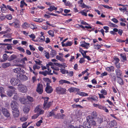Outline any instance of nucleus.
Wrapping results in <instances>:
<instances>
[{"instance_id": "nucleus-1", "label": "nucleus", "mask_w": 128, "mask_h": 128, "mask_svg": "<svg viewBox=\"0 0 128 128\" xmlns=\"http://www.w3.org/2000/svg\"><path fill=\"white\" fill-rule=\"evenodd\" d=\"M53 64V63L51 62H49L48 64H47L46 65V66L48 70V72L46 70L42 72H40V73L41 74L44 75V76H46L47 74L52 75L53 74L51 73V70H50L49 68L50 66H52Z\"/></svg>"}, {"instance_id": "nucleus-2", "label": "nucleus", "mask_w": 128, "mask_h": 128, "mask_svg": "<svg viewBox=\"0 0 128 128\" xmlns=\"http://www.w3.org/2000/svg\"><path fill=\"white\" fill-rule=\"evenodd\" d=\"M42 105H39L37 106L34 110V112L39 116L44 114V111L42 109Z\"/></svg>"}, {"instance_id": "nucleus-3", "label": "nucleus", "mask_w": 128, "mask_h": 128, "mask_svg": "<svg viewBox=\"0 0 128 128\" xmlns=\"http://www.w3.org/2000/svg\"><path fill=\"white\" fill-rule=\"evenodd\" d=\"M18 90L22 93H25L27 90V88L26 86L23 84H19L18 87Z\"/></svg>"}, {"instance_id": "nucleus-4", "label": "nucleus", "mask_w": 128, "mask_h": 128, "mask_svg": "<svg viewBox=\"0 0 128 128\" xmlns=\"http://www.w3.org/2000/svg\"><path fill=\"white\" fill-rule=\"evenodd\" d=\"M8 88L10 89L7 91V94L9 96H11L13 93H16V89L12 86H9Z\"/></svg>"}, {"instance_id": "nucleus-5", "label": "nucleus", "mask_w": 128, "mask_h": 128, "mask_svg": "<svg viewBox=\"0 0 128 128\" xmlns=\"http://www.w3.org/2000/svg\"><path fill=\"white\" fill-rule=\"evenodd\" d=\"M66 90L65 88L60 86L56 87V92L59 94H65Z\"/></svg>"}, {"instance_id": "nucleus-6", "label": "nucleus", "mask_w": 128, "mask_h": 128, "mask_svg": "<svg viewBox=\"0 0 128 128\" xmlns=\"http://www.w3.org/2000/svg\"><path fill=\"white\" fill-rule=\"evenodd\" d=\"M10 82L12 86H16L18 84L20 83V81L18 78H16L13 77L11 78L10 80Z\"/></svg>"}, {"instance_id": "nucleus-7", "label": "nucleus", "mask_w": 128, "mask_h": 128, "mask_svg": "<svg viewBox=\"0 0 128 128\" xmlns=\"http://www.w3.org/2000/svg\"><path fill=\"white\" fill-rule=\"evenodd\" d=\"M10 105L12 108L13 110H18V103L14 101L12 102Z\"/></svg>"}, {"instance_id": "nucleus-8", "label": "nucleus", "mask_w": 128, "mask_h": 128, "mask_svg": "<svg viewBox=\"0 0 128 128\" xmlns=\"http://www.w3.org/2000/svg\"><path fill=\"white\" fill-rule=\"evenodd\" d=\"M2 111L3 114L6 117H8L10 115L8 111L4 108H2Z\"/></svg>"}, {"instance_id": "nucleus-9", "label": "nucleus", "mask_w": 128, "mask_h": 128, "mask_svg": "<svg viewBox=\"0 0 128 128\" xmlns=\"http://www.w3.org/2000/svg\"><path fill=\"white\" fill-rule=\"evenodd\" d=\"M36 91L40 94L42 93L43 91V86L42 84H38Z\"/></svg>"}, {"instance_id": "nucleus-10", "label": "nucleus", "mask_w": 128, "mask_h": 128, "mask_svg": "<svg viewBox=\"0 0 128 128\" xmlns=\"http://www.w3.org/2000/svg\"><path fill=\"white\" fill-rule=\"evenodd\" d=\"M53 89L52 87L50 86L48 83H46V86L45 88V91L48 93H51L53 91Z\"/></svg>"}, {"instance_id": "nucleus-11", "label": "nucleus", "mask_w": 128, "mask_h": 128, "mask_svg": "<svg viewBox=\"0 0 128 128\" xmlns=\"http://www.w3.org/2000/svg\"><path fill=\"white\" fill-rule=\"evenodd\" d=\"M13 71L15 73L17 74L24 73L25 72L24 71L23 69L20 68H16L14 69Z\"/></svg>"}, {"instance_id": "nucleus-12", "label": "nucleus", "mask_w": 128, "mask_h": 128, "mask_svg": "<svg viewBox=\"0 0 128 128\" xmlns=\"http://www.w3.org/2000/svg\"><path fill=\"white\" fill-rule=\"evenodd\" d=\"M104 117L103 116H99L97 118L96 122L98 124H100L103 122Z\"/></svg>"}, {"instance_id": "nucleus-13", "label": "nucleus", "mask_w": 128, "mask_h": 128, "mask_svg": "<svg viewBox=\"0 0 128 128\" xmlns=\"http://www.w3.org/2000/svg\"><path fill=\"white\" fill-rule=\"evenodd\" d=\"M80 46L82 47H84L86 49H88L90 47V44L86 43L85 41L81 42Z\"/></svg>"}, {"instance_id": "nucleus-14", "label": "nucleus", "mask_w": 128, "mask_h": 128, "mask_svg": "<svg viewBox=\"0 0 128 128\" xmlns=\"http://www.w3.org/2000/svg\"><path fill=\"white\" fill-rule=\"evenodd\" d=\"M51 102H49L46 103H44L43 108L44 110L48 108L51 105Z\"/></svg>"}, {"instance_id": "nucleus-15", "label": "nucleus", "mask_w": 128, "mask_h": 128, "mask_svg": "<svg viewBox=\"0 0 128 128\" xmlns=\"http://www.w3.org/2000/svg\"><path fill=\"white\" fill-rule=\"evenodd\" d=\"M13 23L14 25V26L15 28H19L20 27V23L18 20L16 19V21L14 22Z\"/></svg>"}, {"instance_id": "nucleus-16", "label": "nucleus", "mask_w": 128, "mask_h": 128, "mask_svg": "<svg viewBox=\"0 0 128 128\" xmlns=\"http://www.w3.org/2000/svg\"><path fill=\"white\" fill-rule=\"evenodd\" d=\"M30 107L29 106H26L23 108V111L26 114L28 113L30 110Z\"/></svg>"}, {"instance_id": "nucleus-17", "label": "nucleus", "mask_w": 128, "mask_h": 128, "mask_svg": "<svg viewBox=\"0 0 128 128\" xmlns=\"http://www.w3.org/2000/svg\"><path fill=\"white\" fill-rule=\"evenodd\" d=\"M13 116L14 118H17L19 116V110H13L12 112Z\"/></svg>"}, {"instance_id": "nucleus-18", "label": "nucleus", "mask_w": 128, "mask_h": 128, "mask_svg": "<svg viewBox=\"0 0 128 128\" xmlns=\"http://www.w3.org/2000/svg\"><path fill=\"white\" fill-rule=\"evenodd\" d=\"M68 90L70 92H75L76 91H78L79 89L78 88H75L71 87L68 89Z\"/></svg>"}, {"instance_id": "nucleus-19", "label": "nucleus", "mask_w": 128, "mask_h": 128, "mask_svg": "<svg viewBox=\"0 0 128 128\" xmlns=\"http://www.w3.org/2000/svg\"><path fill=\"white\" fill-rule=\"evenodd\" d=\"M115 71L117 78L120 77L122 74V71L118 69H116Z\"/></svg>"}, {"instance_id": "nucleus-20", "label": "nucleus", "mask_w": 128, "mask_h": 128, "mask_svg": "<svg viewBox=\"0 0 128 128\" xmlns=\"http://www.w3.org/2000/svg\"><path fill=\"white\" fill-rule=\"evenodd\" d=\"M65 116L64 114H56L55 117V118L60 119L62 118L63 119L64 118V117Z\"/></svg>"}, {"instance_id": "nucleus-21", "label": "nucleus", "mask_w": 128, "mask_h": 128, "mask_svg": "<svg viewBox=\"0 0 128 128\" xmlns=\"http://www.w3.org/2000/svg\"><path fill=\"white\" fill-rule=\"evenodd\" d=\"M57 10V8L56 7L52 6H50V8H48V10L51 12H52L53 10Z\"/></svg>"}, {"instance_id": "nucleus-22", "label": "nucleus", "mask_w": 128, "mask_h": 128, "mask_svg": "<svg viewBox=\"0 0 128 128\" xmlns=\"http://www.w3.org/2000/svg\"><path fill=\"white\" fill-rule=\"evenodd\" d=\"M38 42H42L45 40V38L44 36H40L38 38Z\"/></svg>"}, {"instance_id": "nucleus-23", "label": "nucleus", "mask_w": 128, "mask_h": 128, "mask_svg": "<svg viewBox=\"0 0 128 128\" xmlns=\"http://www.w3.org/2000/svg\"><path fill=\"white\" fill-rule=\"evenodd\" d=\"M117 82L120 85L124 84V82L122 80L120 77H117Z\"/></svg>"}, {"instance_id": "nucleus-24", "label": "nucleus", "mask_w": 128, "mask_h": 128, "mask_svg": "<svg viewBox=\"0 0 128 128\" xmlns=\"http://www.w3.org/2000/svg\"><path fill=\"white\" fill-rule=\"evenodd\" d=\"M11 65V64L9 62L3 63L2 65L3 68H6L9 67Z\"/></svg>"}, {"instance_id": "nucleus-25", "label": "nucleus", "mask_w": 128, "mask_h": 128, "mask_svg": "<svg viewBox=\"0 0 128 128\" xmlns=\"http://www.w3.org/2000/svg\"><path fill=\"white\" fill-rule=\"evenodd\" d=\"M48 34L51 37H53L54 36V31L52 30H50L48 31Z\"/></svg>"}, {"instance_id": "nucleus-26", "label": "nucleus", "mask_w": 128, "mask_h": 128, "mask_svg": "<svg viewBox=\"0 0 128 128\" xmlns=\"http://www.w3.org/2000/svg\"><path fill=\"white\" fill-rule=\"evenodd\" d=\"M109 124L111 126L113 127L116 125V122L115 120H113L109 123Z\"/></svg>"}, {"instance_id": "nucleus-27", "label": "nucleus", "mask_w": 128, "mask_h": 128, "mask_svg": "<svg viewBox=\"0 0 128 128\" xmlns=\"http://www.w3.org/2000/svg\"><path fill=\"white\" fill-rule=\"evenodd\" d=\"M56 52L54 50H52L50 53V55L52 57H53L56 56Z\"/></svg>"}, {"instance_id": "nucleus-28", "label": "nucleus", "mask_w": 128, "mask_h": 128, "mask_svg": "<svg viewBox=\"0 0 128 128\" xmlns=\"http://www.w3.org/2000/svg\"><path fill=\"white\" fill-rule=\"evenodd\" d=\"M85 126L86 127L88 128H89L91 127L92 125L91 124V123L90 122V120H87V122H86V123L85 124Z\"/></svg>"}, {"instance_id": "nucleus-29", "label": "nucleus", "mask_w": 128, "mask_h": 128, "mask_svg": "<svg viewBox=\"0 0 128 128\" xmlns=\"http://www.w3.org/2000/svg\"><path fill=\"white\" fill-rule=\"evenodd\" d=\"M120 56L122 57V60L123 61H126V55L125 54L123 53L121 54H120Z\"/></svg>"}, {"instance_id": "nucleus-30", "label": "nucleus", "mask_w": 128, "mask_h": 128, "mask_svg": "<svg viewBox=\"0 0 128 128\" xmlns=\"http://www.w3.org/2000/svg\"><path fill=\"white\" fill-rule=\"evenodd\" d=\"M28 118V117L27 116H24L21 117L20 120L21 122H24L26 121Z\"/></svg>"}, {"instance_id": "nucleus-31", "label": "nucleus", "mask_w": 128, "mask_h": 128, "mask_svg": "<svg viewBox=\"0 0 128 128\" xmlns=\"http://www.w3.org/2000/svg\"><path fill=\"white\" fill-rule=\"evenodd\" d=\"M78 94L80 96H88V94L84 92H80L78 93Z\"/></svg>"}, {"instance_id": "nucleus-32", "label": "nucleus", "mask_w": 128, "mask_h": 128, "mask_svg": "<svg viewBox=\"0 0 128 128\" xmlns=\"http://www.w3.org/2000/svg\"><path fill=\"white\" fill-rule=\"evenodd\" d=\"M94 47L95 49L98 50L101 47V46L100 45H99L98 44H94Z\"/></svg>"}, {"instance_id": "nucleus-33", "label": "nucleus", "mask_w": 128, "mask_h": 128, "mask_svg": "<svg viewBox=\"0 0 128 128\" xmlns=\"http://www.w3.org/2000/svg\"><path fill=\"white\" fill-rule=\"evenodd\" d=\"M60 72L63 74H67L68 73V71L65 69L63 68H61L60 69Z\"/></svg>"}, {"instance_id": "nucleus-34", "label": "nucleus", "mask_w": 128, "mask_h": 128, "mask_svg": "<svg viewBox=\"0 0 128 128\" xmlns=\"http://www.w3.org/2000/svg\"><path fill=\"white\" fill-rule=\"evenodd\" d=\"M80 6L82 7V8H88V9L90 8H91L90 6L88 7L84 3H82L80 5Z\"/></svg>"}, {"instance_id": "nucleus-35", "label": "nucleus", "mask_w": 128, "mask_h": 128, "mask_svg": "<svg viewBox=\"0 0 128 128\" xmlns=\"http://www.w3.org/2000/svg\"><path fill=\"white\" fill-rule=\"evenodd\" d=\"M44 54H45V56L47 59H49L50 58V55L49 53L45 51H44L43 52Z\"/></svg>"}, {"instance_id": "nucleus-36", "label": "nucleus", "mask_w": 128, "mask_h": 128, "mask_svg": "<svg viewBox=\"0 0 128 128\" xmlns=\"http://www.w3.org/2000/svg\"><path fill=\"white\" fill-rule=\"evenodd\" d=\"M27 59L26 57H24L22 58L20 60L19 62H21L22 64H24L25 63V61H27Z\"/></svg>"}, {"instance_id": "nucleus-37", "label": "nucleus", "mask_w": 128, "mask_h": 128, "mask_svg": "<svg viewBox=\"0 0 128 128\" xmlns=\"http://www.w3.org/2000/svg\"><path fill=\"white\" fill-rule=\"evenodd\" d=\"M108 26L110 27L114 28H117L118 27L117 25L111 22L109 23Z\"/></svg>"}, {"instance_id": "nucleus-38", "label": "nucleus", "mask_w": 128, "mask_h": 128, "mask_svg": "<svg viewBox=\"0 0 128 128\" xmlns=\"http://www.w3.org/2000/svg\"><path fill=\"white\" fill-rule=\"evenodd\" d=\"M6 18L5 15L2 14H1L0 15V21L4 20Z\"/></svg>"}, {"instance_id": "nucleus-39", "label": "nucleus", "mask_w": 128, "mask_h": 128, "mask_svg": "<svg viewBox=\"0 0 128 128\" xmlns=\"http://www.w3.org/2000/svg\"><path fill=\"white\" fill-rule=\"evenodd\" d=\"M8 10L6 7L1 8V11L3 13H5L8 12Z\"/></svg>"}, {"instance_id": "nucleus-40", "label": "nucleus", "mask_w": 128, "mask_h": 128, "mask_svg": "<svg viewBox=\"0 0 128 128\" xmlns=\"http://www.w3.org/2000/svg\"><path fill=\"white\" fill-rule=\"evenodd\" d=\"M84 10H82L79 12V13H80L82 14L83 16H87L86 13Z\"/></svg>"}, {"instance_id": "nucleus-41", "label": "nucleus", "mask_w": 128, "mask_h": 128, "mask_svg": "<svg viewBox=\"0 0 128 128\" xmlns=\"http://www.w3.org/2000/svg\"><path fill=\"white\" fill-rule=\"evenodd\" d=\"M12 36L11 34L10 33H8L4 34L3 36V37L4 38H10Z\"/></svg>"}, {"instance_id": "nucleus-42", "label": "nucleus", "mask_w": 128, "mask_h": 128, "mask_svg": "<svg viewBox=\"0 0 128 128\" xmlns=\"http://www.w3.org/2000/svg\"><path fill=\"white\" fill-rule=\"evenodd\" d=\"M6 18L8 20H11L12 18V16L11 14H8L5 16Z\"/></svg>"}, {"instance_id": "nucleus-43", "label": "nucleus", "mask_w": 128, "mask_h": 128, "mask_svg": "<svg viewBox=\"0 0 128 128\" xmlns=\"http://www.w3.org/2000/svg\"><path fill=\"white\" fill-rule=\"evenodd\" d=\"M26 99L24 98H22L20 99L21 102L23 104H24L26 103Z\"/></svg>"}, {"instance_id": "nucleus-44", "label": "nucleus", "mask_w": 128, "mask_h": 128, "mask_svg": "<svg viewBox=\"0 0 128 128\" xmlns=\"http://www.w3.org/2000/svg\"><path fill=\"white\" fill-rule=\"evenodd\" d=\"M40 66L36 64L34 65L33 67V68L34 70H35L36 69L38 70L40 69Z\"/></svg>"}, {"instance_id": "nucleus-45", "label": "nucleus", "mask_w": 128, "mask_h": 128, "mask_svg": "<svg viewBox=\"0 0 128 128\" xmlns=\"http://www.w3.org/2000/svg\"><path fill=\"white\" fill-rule=\"evenodd\" d=\"M29 25L26 22H25L22 25L23 28H26L29 26Z\"/></svg>"}, {"instance_id": "nucleus-46", "label": "nucleus", "mask_w": 128, "mask_h": 128, "mask_svg": "<svg viewBox=\"0 0 128 128\" xmlns=\"http://www.w3.org/2000/svg\"><path fill=\"white\" fill-rule=\"evenodd\" d=\"M28 36L31 38H32V40H34V39L35 38L36 36L35 35L33 34H31L28 35Z\"/></svg>"}, {"instance_id": "nucleus-47", "label": "nucleus", "mask_w": 128, "mask_h": 128, "mask_svg": "<svg viewBox=\"0 0 128 128\" xmlns=\"http://www.w3.org/2000/svg\"><path fill=\"white\" fill-rule=\"evenodd\" d=\"M90 98L93 100L94 101H97V99H98V98L96 96H94Z\"/></svg>"}, {"instance_id": "nucleus-48", "label": "nucleus", "mask_w": 128, "mask_h": 128, "mask_svg": "<svg viewBox=\"0 0 128 128\" xmlns=\"http://www.w3.org/2000/svg\"><path fill=\"white\" fill-rule=\"evenodd\" d=\"M102 6L104 8L108 9H110L111 10L112 9V7L108 5H102Z\"/></svg>"}, {"instance_id": "nucleus-49", "label": "nucleus", "mask_w": 128, "mask_h": 128, "mask_svg": "<svg viewBox=\"0 0 128 128\" xmlns=\"http://www.w3.org/2000/svg\"><path fill=\"white\" fill-rule=\"evenodd\" d=\"M21 79L24 80H26L27 79V77L25 75H22L21 76Z\"/></svg>"}, {"instance_id": "nucleus-50", "label": "nucleus", "mask_w": 128, "mask_h": 128, "mask_svg": "<svg viewBox=\"0 0 128 128\" xmlns=\"http://www.w3.org/2000/svg\"><path fill=\"white\" fill-rule=\"evenodd\" d=\"M42 122V120H40L36 123V125L37 126H39L41 125V123Z\"/></svg>"}, {"instance_id": "nucleus-51", "label": "nucleus", "mask_w": 128, "mask_h": 128, "mask_svg": "<svg viewBox=\"0 0 128 128\" xmlns=\"http://www.w3.org/2000/svg\"><path fill=\"white\" fill-rule=\"evenodd\" d=\"M17 49L18 50L23 53L25 52L24 49L22 48L18 47L17 48Z\"/></svg>"}, {"instance_id": "nucleus-52", "label": "nucleus", "mask_w": 128, "mask_h": 128, "mask_svg": "<svg viewBox=\"0 0 128 128\" xmlns=\"http://www.w3.org/2000/svg\"><path fill=\"white\" fill-rule=\"evenodd\" d=\"M4 88L3 87H0V94H4Z\"/></svg>"}, {"instance_id": "nucleus-53", "label": "nucleus", "mask_w": 128, "mask_h": 128, "mask_svg": "<svg viewBox=\"0 0 128 128\" xmlns=\"http://www.w3.org/2000/svg\"><path fill=\"white\" fill-rule=\"evenodd\" d=\"M27 98L28 100L30 102H32L34 101V99L32 97L28 96H27Z\"/></svg>"}, {"instance_id": "nucleus-54", "label": "nucleus", "mask_w": 128, "mask_h": 128, "mask_svg": "<svg viewBox=\"0 0 128 128\" xmlns=\"http://www.w3.org/2000/svg\"><path fill=\"white\" fill-rule=\"evenodd\" d=\"M100 92L102 94L104 95H106L107 94V93L106 90H102L100 91Z\"/></svg>"}, {"instance_id": "nucleus-55", "label": "nucleus", "mask_w": 128, "mask_h": 128, "mask_svg": "<svg viewBox=\"0 0 128 128\" xmlns=\"http://www.w3.org/2000/svg\"><path fill=\"white\" fill-rule=\"evenodd\" d=\"M66 44L67 47L68 46H70L72 45V42L68 41L66 43Z\"/></svg>"}, {"instance_id": "nucleus-56", "label": "nucleus", "mask_w": 128, "mask_h": 128, "mask_svg": "<svg viewBox=\"0 0 128 128\" xmlns=\"http://www.w3.org/2000/svg\"><path fill=\"white\" fill-rule=\"evenodd\" d=\"M91 116L93 118H96L97 116V114L96 112H92L91 114Z\"/></svg>"}, {"instance_id": "nucleus-57", "label": "nucleus", "mask_w": 128, "mask_h": 128, "mask_svg": "<svg viewBox=\"0 0 128 128\" xmlns=\"http://www.w3.org/2000/svg\"><path fill=\"white\" fill-rule=\"evenodd\" d=\"M39 116L38 114H34L33 116H32V119H35L36 118Z\"/></svg>"}, {"instance_id": "nucleus-58", "label": "nucleus", "mask_w": 128, "mask_h": 128, "mask_svg": "<svg viewBox=\"0 0 128 128\" xmlns=\"http://www.w3.org/2000/svg\"><path fill=\"white\" fill-rule=\"evenodd\" d=\"M44 103H46L48 102V100L49 98L48 97H44Z\"/></svg>"}, {"instance_id": "nucleus-59", "label": "nucleus", "mask_w": 128, "mask_h": 128, "mask_svg": "<svg viewBox=\"0 0 128 128\" xmlns=\"http://www.w3.org/2000/svg\"><path fill=\"white\" fill-rule=\"evenodd\" d=\"M27 122L24 123L22 125V128H26L28 126V125H27Z\"/></svg>"}, {"instance_id": "nucleus-60", "label": "nucleus", "mask_w": 128, "mask_h": 128, "mask_svg": "<svg viewBox=\"0 0 128 128\" xmlns=\"http://www.w3.org/2000/svg\"><path fill=\"white\" fill-rule=\"evenodd\" d=\"M49 116H53L55 118V117H56V115L52 111L50 112L49 113Z\"/></svg>"}, {"instance_id": "nucleus-61", "label": "nucleus", "mask_w": 128, "mask_h": 128, "mask_svg": "<svg viewBox=\"0 0 128 128\" xmlns=\"http://www.w3.org/2000/svg\"><path fill=\"white\" fill-rule=\"evenodd\" d=\"M116 41L117 42H125V40L120 39L119 38H117L116 39Z\"/></svg>"}, {"instance_id": "nucleus-62", "label": "nucleus", "mask_w": 128, "mask_h": 128, "mask_svg": "<svg viewBox=\"0 0 128 128\" xmlns=\"http://www.w3.org/2000/svg\"><path fill=\"white\" fill-rule=\"evenodd\" d=\"M7 8H8L10 10L12 11V12H14V10L12 8L11 6L9 5H8L7 6Z\"/></svg>"}, {"instance_id": "nucleus-63", "label": "nucleus", "mask_w": 128, "mask_h": 128, "mask_svg": "<svg viewBox=\"0 0 128 128\" xmlns=\"http://www.w3.org/2000/svg\"><path fill=\"white\" fill-rule=\"evenodd\" d=\"M90 120V122L91 123V124L92 125H95L96 124V122L94 121L93 120H92L91 119H89Z\"/></svg>"}, {"instance_id": "nucleus-64", "label": "nucleus", "mask_w": 128, "mask_h": 128, "mask_svg": "<svg viewBox=\"0 0 128 128\" xmlns=\"http://www.w3.org/2000/svg\"><path fill=\"white\" fill-rule=\"evenodd\" d=\"M118 33L121 36L122 35L123 32V30L121 29H119L118 31Z\"/></svg>"}]
</instances>
